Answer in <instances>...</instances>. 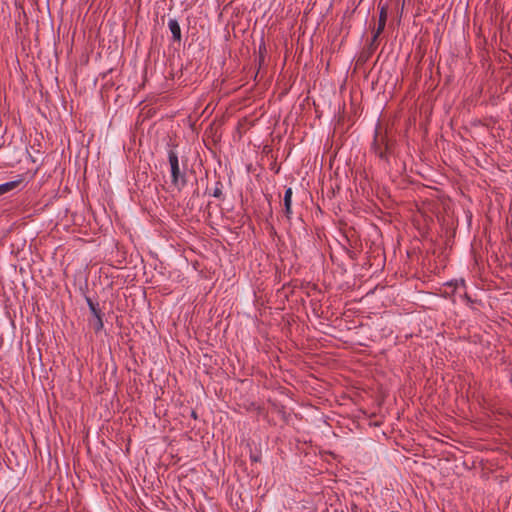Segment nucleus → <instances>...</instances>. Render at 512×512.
<instances>
[{
	"instance_id": "nucleus-13",
	"label": "nucleus",
	"mask_w": 512,
	"mask_h": 512,
	"mask_svg": "<svg viewBox=\"0 0 512 512\" xmlns=\"http://www.w3.org/2000/svg\"><path fill=\"white\" fill-rule=\"evenodd\" d=\"M375 42H376V41H373V39L371 40V43H370V45H369V50H370L371 52H373V51L375 50V48H376V46H375Z\"/></svg>"
},
{
	"instance_id": "nucleus-9",
	"label": "nucleus",
	"mask_w": 512,
	"mask_h": 512,
	"mask_svg": "<svg viewBox=\"0 0 512 512\" xmlns=\"http://www.w3.org/2000/svg\"><path fill=\"white\" fill-rule=\"evenodd\" d=\"M90 311H91L93 317L103 316V313H102L101 309L99 308V304H97L95 307L90 309Z\"/></svg>"
},
{
	"instance_id": "nucleus-14",
	"label": "nucleus",
	"mask_w": 512,
	"mask_h": 512,
	"mask_svg": "<svg viewBox=\"0 0 512 512\" xmlns=\"http://www.w3.org/2000/svg\"><path fill=\"white\" fill-rule=\"evenodd\" d=\"M191 416H192L193 418H195V419H196V418H197V414H196V412H195V411H192V412H191Z\"/></svg>"
},
{
	"instance_id": "nucleus-17",
	"label": "nucleus",
	"mask_w": 512,
	"mask_h": 512,
	"mask_svg": "<svg viewBox=\"0 0 512 512\" xmlns=\"http://www.w3.org/2000/svg\"><path fill=\"white\" fill-rule=\"evenodd\" d=\"M335 512H344V511L341 510V511H335Z\"/></svg>"
},
{
	"instance_id": "nucleus-5",
	"label": "nucleus",
	"mask_w": 512,
	"mask_h": 512,
	"mask_svg": "<svg viewBox=\"0 0 512 512\" xmlns=\"http://www.w3.org/2000/svg\"><path fill=\"white\" fill-rule=\"evenodd\" d=\"M168 27L172 33V39L174 42H180L182 39L181 28L176 19H170L168 21Z\"/></svg>"
},
{
	"instance_id": "nucleus-4",
	"label": "nucleus",
	"mask_w": 512,
	"mask_h": 512,
	"mask_svg": "<svg viewBox=\"0 0 512 512\" xmlns=\"http://www.w3.org/2000/svg\"><path fill=\"white\" fill-rule=\"evenodd\" d=\"M292 188H287L284 193V214L287 217L288 220L291 219L292 215Z\"/></svg>"
},
{
	"instance_id": "nucleus-7",
	"label": "nucleus",
	"mask_w": 512,
	"mask_h": 512,
	"mask_svg": "<svg viewBox=\"0 0 512 512\" xmlns=\"http://www.w3.org/2000/svg\"><path fill=\"white\" fill-rule=\"evenodd\" d=\"M91 325L96 333L100 332L104 327L103 316L94 317L91 321Z\"/></svg>"
},
{
	"instance_id": "nucleus-6",
	"label": "nucleus",
	"mask_w": 512,
	"mask_h": 512,
	"mask_svg": "<svg viewBox=\"0 0 512 512\" xmlns=\"http://www.w3.org/2000/svg\"><path fill=\"white\" fill-rule=\"evenodd\" d=\"M22 183V179L9 181L3 184H0V196L16 189Z\"/></svg>"
},
{
	"instance_id": "nucleus-1",
	"label": "nucleus",
	"mask_w": 512,
	"mask_h": 512,
	"mask_svg": "<svg viewBox=\"0 0 512 512\" xmlns=\"http://www.w3.org/2000/svg\"><path fill=\"white\" fill-rule=\"evenodd\" d=\"M394 141L391 140L386 131H383L378 124L375 129L374 140L372 143V151L383 161L389 162V157L392 154Z\"/></svg>"
},
{
	"instance_id": "nucleus-15",
	"label": "nucleus",
	"mask_w": 512,
	"mask_h": 512,
	"mask_svg": "<svg viewBox=\"0 0 512 512\" xmlns=\"http://www.w3.org/2000/svg\"><path fill=\"white\" fill-rule=\"evenodd\" d=\"M194 195H196V196H198V195H199L198 190L194 191Z\"/></svg>"
},
{
	"instance_id": "nucleus-8",
	"label": "nucleus",
	"mask_w": 512,
	"mask_h": 512,
	"mask_svg": "<svg viewBox=\"0 0 512 512\" xmlns=\"http://www.w3.org/2000/svg\"><path fill=\"white\" fill-rule=\"evenodd\" d=\"M223 184L221 181L216 182V186L213 190L212 196L218 199H222L223 193H222Z\"/></svg>"
},
{
	"instance_id": "nucleus-2",
	"label": "nucleus",
	"mask_w": 512,
	"mask_h": 512,
	"mask_svg": "<svg viewBox=\"0 0 512 512\" xmlns=\"http://www.w3.org/2000/svg\"><path fill=\"white\" fill-rule=\"evenodd\" d=\"M168 160L171 170V184L180 191L187 184L186 173L181 172L178 155L172 149L168 152Z\"/></svg>"
},
{
	"instance_id": "nucleus-10",
	"label": "nucleus",
	"mask_w": 512,
	"mask_h": 512,
	"mask_svg": "<svg viewBox=\"0 0 512 512\" xmlns=\"http://www.w3.org/2000/svg\"><path fill=\"white\" fill-rule=\"evenodd\" d=\"M260 459H261V456L259 454H254V453L250 454V460L252 462H259Z\"/></svg>"
},
{
	"instance_id": "nucleus-16",
	"label": "nucleus",
	"mask_w": 512,
	"mask_h": 512,
	"mask_svg": "<svg viewBox=\"0 0 512 512\" xmlns=\"http://www.w3.org/2000/svg\"><path fill=\"white\" fill-rule=\"evenodd\" d=\"M465 298H467L469 301H471V299L468 297L467 294H465Z\"/></svg>"
},
{
	"instance_id": "nucleus-11",
	"label": "nucleus",
	"mask_w": 512,
	"mask_h": 512,
	"mask_svg": "<svg viewBox=\"0 0 512 512\" xmlns=\"http://www.w3.org/2000/svg\"><path fill=\"white\" fill-rule=\"evenodd\" d=\"M86 302H87V305L89 307V309H92L93 307H95L98 303H95L91 298L87 297L86 298Z\"/></svg>"
},
{
	"instance_id": "nucleus-12",
	"label": "nucleus",
	"mask_w": 512,
	"mask_h": 512,
	"mask_svg": "<svg viewBox=\"0 0 512 512\" xmlns=\"http://www.w3.org/2000/svg\"><path fill=\"white\" fill-rule=\"evenodd\" d=\"M459 286H462V287H465V282L464 280H460V281H455V287L458 288Z\"/></svg>"
},
{
	"instance_id": "nucleus-3",
	"label": "nucleus",
	"mask_w": 512,
	"mask_h": 512,
	"mask_svg": "<svg viewBox=\"0 0 512 512\" xmlns=\"http://www.w3.org/2000/svg\"><path fill=\"white\" fill-rule=\"evenodd\" d=\"M386 21H387V9H386V7L383 6L380 9L378 27L374 32L373 41H377L379 35L384 31Z\"/></svg>"
}]
</instances>
